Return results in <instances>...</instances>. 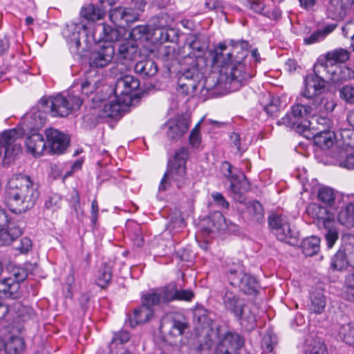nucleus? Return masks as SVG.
Instances as JSON below:
<instances>
[{
	"instance_id": "nucleus-42",
	"label": "nucleus",
	"mask_w": 354,
	"mask_h": 354,
	"mask_svg": "<svg viewBox=\"0 0 354 354\" xmlns=\"http://www.w3.org/2000/svg\"><path fill=\"white\" fill-rule=\"evenodd\" d=\"M24 346L23 339L18 336L10 337L6 342H4V354H19Z\"/></svg>"
},
{
	"instance_id": "nucleus-23",
	"label": "nucleus",
	"mask_w": 354,
	"mask_h": 354,
	"mask_svg": "<svg viewBox=\"0 0 354 354\" xmlns=\"http://www.w3.org/2000/svg\"><path fill=\"white\" fill-rule=\"evenodd\" d=\"M208 38L202 33L191 34L187 36L186 39V45L189 50H192L194 53H197V55H192L191 53L185 56H191L197 59V64H198V59L208 48ZM185 48L186 46L184 47Z\"/></svg>"
},
{
	"instance_id": "nucleus-52",
	"label": "nucleus",
	"mask_w": 354,
	"mask_h": 354,
	"mask_svg": "<svg viewBox=\"0 0 354 354\" xmlns=\"http://www.w3.org/2000/svg\"><path fill=\"white\" fill-rule=\"evenodd\" d=\"M230 145L232 147L235 148L236 152H240L241 153L245 151L248 147L245 139L241 138V136L235 132L230 135Z\"/></svg>"
},
{
	"instance_id": "nucleus-11",
	"label": "nucleus",
	"mask_w": 354,
	"mask_h": 354,
	"mask_svg": "<svg viewBox=\"0 0 354 354\" xmlns=\"http://www.w3.org/2000/svg\"><path fill=\"white\" fill-rule=\"evenodd\" d=\"M223 304L226 310L230 312L239 319H245L251 324L256 322V315L251 313H246L247 307L243 299L232 291L226 290L223 295Z\"/></svg>"
},
{
	"instance_id": "nucleus-20",
	"label": "nucleus",
	"mask_w": 354,
	"mask_h": 354,
	"mask_svg": "<svg viewBox=\"0 0 354 354\" xmlns=\"http://www.w3.org/2000/svg\"><path fill=\"white\" fill-rule=\"evenodd\" d=\"M127 34V30H122V28H114L109 25L102 24H98L93 34L94 39L104 41V44H112L118 40L122 35Z\"/></svg>"
},
{
	"instance_id": "nucleus-10",
	"label": "nucleus",
	"mask_w": 354,
	"mask_h": 354,
	"mask_svg": "<svg viewBox=\"0 0 354 354\" xmlns=\"http://www.w3.org/2000/svg\"><path fill=\"white\" fill-rule=\"evenodd\" d=\"M28 270L24 267H15L12 276L0 280V292L12 299L21 297L20 283L28 277Z\"/></svg>"
},
{
	"instance_id": "nucleus-61",
	"label": "nucleus",
	"mask_w": 354,
	"mask_h": 354,
	"mask_svg": "<svg viewBox=\"0 0 354 354\" xmlns=\"http://www.w3.org/2000/svg\"><path fill=\"white\" fill-rule=\"evenodd\" d=\"M137 83L136 86H134V103L138 102L141 99L146 97L149 94V88L144 90L139 89L140 82L134 78V84Z\"/></svg>"
},
{
	"instance_id": "nucleus-13",
	"label": "nucleus",
	"mask_w": 354,
	"mask_h": 354,
	"mask_svg": "<svg viewBox=\"0 0 354 354\" xmlns=\"http://www.w3.org/2000/svg\"><path fill=\"white\" fill-rule=\"evenodd\" d=\"M314 73H310L315 75L317 77L329 78L330 80L336 82L340 80L351 79L354 77V72L347 67H344L343 75L338 74L335 68L328 64V61L325 57L319 58L314 65Z\"/></svg>"
},
{
	"instance_id": "nucleus-16",
	"label": "nucleus",
	"mask_w": 354,
	"mask_h": 354,
	"mask_svg": "<svg viewBox=\"0 0 354 354\" xmlns=\"http://www.w3.org/2000/svg\"><path fill=\"white\" fill-rule=\"evenodd\" d=\"M114 55L115 48L112 44H103L99 49L91 53L89 58L90 66L104 68L111 62Z\"/></svg>"
},
{
	"instance_id": "nucleus-24",
	"label": "nucleus",
	"mask_w": 354,
	"mask_h": 354,
	"mask_svg": "<svg viewBox=\"0 0 354 354\" xmlns=\"http://www.w3.org/2000/svg\"><path fill=\"white\" fill-rule=\"evenodd\" d=\"M310 104L313 115H328L332 112L335 107V103L329 97L323 95H319L307 100Z\"/></svg>"
},
{
	"instance_id": "nucleus-14",
	"label": "nucleus",
	"mask_w": 354,
	"mask_h": 354,
	"mask_svg": "<svg viewBox=\"0 0 354 354\" xmlns=\"http://www.w3.org/2000/svg\"><path fill=\"white\" fill-rule=\"evenodd\" d=\"M306 212L313 219L314 223L319 229L329 227L335 223L334 213L319 204H309L306 207Z\"/></svg>"
},
{
	"instance_id": "nucleus-60",
	"label": "nucleus",
	"mask_w": 354,
	"mask_h": 354,
	"mask_svg": "<svg viewBox=\"0 0 354 354\" xmlns=\"http://www.w3.org/2000/svg\"><path fill=\"white\" fill-rule=\"evenodd\" d=\"M200 123L198 122L192 130L189 135V143L193 147H198L201 143V134L199 132Z\"/></svg>"
},
{
	"instance_id": "nucleus-30",
	"label": "nucleus",
	"mask_w": 354,
	"mask_h": 354,
	"mask_svg": "<svg viewBox=\"0 0 354 354\" xmlns=\"http://www.w3.org/2000/svg\"><path fill=\"white\" fill-rule=\"evenodd\" d=\"M22 234L19 225L9 223L6 227L0 229V245H8Z\"/></svg>"
},
{
	"instance_id": "nucleus-38",
	"label": "nucleus",
	"mask_w": 354,
	"mask_h": 354,
	"mask_svg": "<svg viewBox=\"0 0 354 354\" xmlns=\"http://www.w3.org/2000/svg\"><path fill=\"white\" fill-rule=\"evenodd\" d=\"M301 248L306 256H313L319 251L320 239L316 236L307 237L302 241Z\"/></svg>"
},
{
	"instance_id": "nucleus-51",
	"label": "nucleus",
	"mask_w": 354,
	"mask_h": 354,
	"mask_svg": "<svg viewBox=\"0 0 354 354\" xmlns=\"http://www.w3.org/2000/svg\"><path fill=\"white\" fill-rule=\"evenodd\" d=\"M339 167L348 169H354V152L347 154L345 151H341L337 158Z\"/></svg>"
},
{
	"instance_id": "nucleus-5",
	"label": "nucleus",
	"mask_w": 354,
	"mask_h": 354,
	"mask_svg": "<svg viewBox=\"0 0 354 354\" xmlns=\"http://www.w3.org/2000/svg\"><path fill=\"white\" fill-rule=\"evenodd\" d=\"M312 116V109L309 101L301 95L297 98L296 103L292 106L291 112L281 118L277 124L295 129L298 133L308 138L309 128L315 127L313 121L308 120Z\"/></svg>"
},
{
	"instance_id": "nucleus-12",
	"label": "nucleus",
	"mask_w": 354,
	"mask_h": 354,
	"mask_svg": "<svg viewBox=\"0 0 354 354\" xmlns=\"http://www.w3.org/2000/svg\"><path fill=\"white\" fill-rule=\"evenodd\" d=\"M227 277L230 284L239 288L244 294L253 295L258 291L259 283L257 279L250 274L244 272L241 267L230 269Z\"/></svg>"
},
{
	"instance_id": "nucleus-63",
	"label": "nucleus",
	"mask_w": 354,
	"mask_h": 354,
	"mask_svg": "<svg viewBox=\"0 0 354 354\" xmlns=\"http://www.w3.org/2000/svg\"><path fill=\"white\" fill-rule=\"evenodd\" d=\"M265 111L270 115H275L279 111V100L272 99L269 104L264 106Z\"/></svg>"
},
{
	"instance_id": "nucleus-22",
	"label": "nucleus",
	"mask_w": 354,
	"mask_h": 354,
	"mask_svg": "<svg viewBox=\"0 0 354 354\" xmlns=\"http://www.w3.org/2000/svg\"><path fill=\"white\" fill-rule=\"evenodd\" d=\"M242 216L246 222L253 225H261L265 221L263 207L257 201H249L245 204Z\"/></svg>"
},
{
	"instance_id": "nucleus-57",
	"label": "nucleus",
	"mask_w": 354,
	"mask_h": 354,
	"mask_svg": "<svg viewBox=\"0 0 354 354\" xmlns=\"http://www.w3.org/2000/svg\"><path fill=\"white\" fill-rule=\"evenodd\" d=\"M325 229L327 230L325 234L326 243L328 247L330 248L338 239V232L337 229L333 227V225H331L329 227H326Z\"/></svg>"
},
{
	"instance_id": "nucleus-32",
	"label": "nucleus",
	"mask_w": 354,
	"mask_h": 354,
	"mask_svg": "<svg viewBox=\"0 0 354 354\" xmlns=\"http://www.w3.org/2000/svg\"><path fill=\"white\" fill-rule=\"evenodd\" d=\"M127 35V38L120 41L118 57L120 59L131 61L133 59V29H128Z\"/></svg>"
},
{
	"instance_id": "nucleus-54",
	"label": "nucleus",
	"mask_w": 354,
	"mask_h": 354,
	"mask_svg": "<svg viewBox=\"0 0 354 354\" xmlns=\"http://www.w3.org/2000/svg\"><path fill=\"white\" fill-rule=\"evenodd\" d=\"M152 32L148 26H137L134 27V40H149L152 37Z\"/></svg>"
},
{
	"instance_id": "nucleus-41",
	"label": "nucleus",
	"mask_w": 354,
	"mask_h": 354,
	"mask_svg": "<svg viewBox=\"0 0 354 354\" xmlns=\"http://www.w3.org/2000/svg\"><path fill=\"white\" fill-rule=\"evenodd\" d=\"M151 307V305L147 304L143 299L142 305L134 309V323L141 324L147 322L153 315Z\"/></svg>"
},
{
	"instance_id": "nucleus-2",
	"label": "nucleus",
	"mask_w": 354,
	"mask_h": 354,
	"mask_svg": "<svg viewBox=\"0 0 354 354\" xmlns=\"http://www.w3.org/2000/svg\"><path fill=\"white\" fill-rule=\"evenodd\" d=\"M251 77L247 71L245 64L236 60L232 66H227L223 72L221 70L216 77L207 78L203 86L212 94L224 95L237 91Z\"/></svg>"
},
{
	"instance_id": "nucleus-26",
	"label": "nucleus",
	"mask_w": 354,
	"mask_h": 354,
	"mask_svg": "<svg viewBox=\"0 0 354 354\" xmlns=\"http://www.w3.org/2000/svg\"><path fill=\"white\" fill-rule=\"evenodd\" d=\"M109 18L111 21L122 30H127L131 28V24L133 23V16L127 12V8L122 7L109 10Z\"/></svg>"
},
{
	"instance_id": "nucleus-53",
	"label": "nucleus",
	"mask_w": 354,
	"mask_h": 354,
	"mask_svg": "<svg viewBox=\"0 0 354 354\" xmlns=\"http://www.w3.org/2000/svg\"><path fill=\"white\" fill-rule=\"evenodd\" d=\"M310 121H313L315 128H309L310 129H316L320 131V129H328L330 121L327 117V115H313Z\"/></svg>"
},
{
	"instance_id": "nucleus-17",
	"label": "nucleus",
	"mask_w": 354,
	"mask_h": 354,
	"mask_svg": "<svg viewBox=\"0 0 354 354\" xmlns=\"http://www.w3.org/2000/svg\"><path fill=\"white\" fill-rule=\"evenodd\" d=\"M190 124L189 117L186 115H178L170 119L166 124V133L170 140H178L181 138L189 129Z\"/></svg>"
},
{
	"instance_id": "nucleus-3",
	"label": "nucleus",
	"mask_w": 354,
	"mask_h": 354,
	"mask_svg": "<svg viewBox=\"0 0 354 354\" xmlns=\"http://www.w3.org/2000/svg\"><path fill=\"white\" fill-rule=\"evenodd\" d=\"M46 122L43 111H36L24 115L20 120L19 127L3 131L0 136V145L5 147L6 157L17 156L21 152V145L17 140L24 134L37 131Z\"/></svg>"
},
{
	"instance_id": "nucleus-25",
	"label": "nucleus",
	"mask_w": 354,
	"mask_h": 354,
	"mask_svg": "<svg viewBox=\"0 0 354 354\" xmlns=\"http://www.w3.org/2000/svg\"><path fill=\"white\" fill-rule=\"evenodd\" d=\"M227 51H230V46H227L224 44L221 43L214 50L209 52L212 64L221 67V70H223V72L225 70L227 66H229L233 63L232 57L227 55Z\"/></svg>"
},
{
	"instance_id": "nucleus-46",
	"label": "nucleus",
	"mask_w": 354,
	"mask_h": 354,
	"mask_svg": "<svg viewBox=\"0 0 354 354\" xmlns=\"http://www.w3.org/2000/svg\"><path fill=\"white\" fill-rule=\"evenodd\" d=\"M98 275L96 279V284L102 288H105L112 279L111 267L105 263L99 270Z\"/></svg>"
},
{
	"instance_id": "nucleus-55",
	"label": "nucleus",
	"mask_w": 354,
	"mask_h": 354,
	"mask_svg": "<svg viewBox=\"0 0 354 354\" xmlns=\"http://www.w3.org/2000/svg\"><path fill=\"white\" fill-rule=\"evenodd\" d=\"M80 35L81 32L80 30H77L72 32L70 35H65L66 41L70 46V48L75 50H77L80 48L81 46Z\"/></svg>"
},
{
	"instance_id": "nucleus-28",
	"label": "nucleus",
	"mask_w": 354,
	"mask_h": 354,
	"mask_svg": "<svg viewBox=\"0 0 354 354\" xmlns=\"http://www.w3.org/2000/svg\"><path fill=\"white\" fill-rule=\"evenodd\" d=\"M168 324L169 325V335L173 337L182 336L185 329L187 328V324L185 319L179 315L172 314L167 316L161 324V327Z\"/></svg>"
},
{
	"instance_id": "nucleus-34",
	"label": "nucleus",
	"mask_w": 354,
	"mask_h": 354,
	"mask_svg": "<svg viewBox=\"0 0 354 354\" xmlns=\"http://www.w3.org/2000/svg\"><path fill=\"white\" fill-rule=\"evenodd\" d=\"M313 138L317 146L322 149H328L334 144L335 133L328 129H320L313 133Z\"/></svg>"
},
{
	"instance_id": "nucleus-35",
	"label": "nucleus",
	"mask_w": 354,
	"mask_h": 354,
	"mask_svg": "<svg viewBox=\"0 0 354 354\" xmlns=\"http://www.w3.org/2000/svg\"><path fill=\"white\" fill-rule=\"evenodd\" d=\"M151 36V39L159 41L160 43L173 42L176 37V30L173 28H165L157 26L156 28L153 29Z\"/></svg>"
},
{
	"instance_id": "nucleus-50",
	"label": "nucleus",
	"mask_w": 354,
	"mask_h": 354,
	"mask_svg": "<svg viewBox=\"0 0 354 354\" xmlns=\"http://www.w3.org/2000/svg\"><path fill=\"white\" fill-rule=\"evenodd\" d=\"M348 264L346 254L344 251L339 250L331 260V268L336 270H342L347 268Z\"/></svg>"
},
{
	"instance_id": "nucleus-33",
	"label": "nucleus",
	"mask_w": 354,
	"mask_h": 354,
	"mask_svg": "<svg viewBox=\"0 0 354 354\" xmlns=\"http://www.w3.org/2000/svg\"><path fill=\"white\" fill-rule=\"evenodd\" d=\"M232 44L230 46V51H227V55L231 56L232 62H236V60H240L243 62V60L248 55V43L245 41H238L236 42H232Z\"/></svg>"
},
{
	"instance_id": "nucleus-45",
	"label": "nucleus",
	"mask_w": 354,
	"mask_h": 354,
	"mask_svg": "<svg viewBox=\"0 0 354 354\" xmlns=\"http://www.w3.org/2000/svg\"><path fill=\"white\" fill-rule=\"evenodd\" d=\"M310 310L315 313H321L326 306L325 297L321 290H316L310 294Z\"/></svg>"
},
{
	"instance_id": "nucleus-6",
	"label": "nucleus",
	"mask_w": 354,
	"mask_h": 354,
	"mask_svg": "<svg viewBox=\"0 0 354 354\" xmlns=\"http://www.w3.org/2000/svg\"><path fill=\"white\" fill-rule=\"evenodd\" d=\"M188 158V151L185 147L178 149L172 160L169 162L167 171L164 174L158 187V190L166 191L171 186V180L177 187L180 188L188 182L186 176V162Z\"/></svg>"
},
{
	"instance_id": "nucleus-44",
	"label": "nucleus",
	"mask_w": 354,
	"mask_h": 354,
	"mask_svg": "<svg viewBox=\"0 0 354 354\" xmlns=\"http://www.w3.org/2000/svg\"><path fill=\"white\" fill-rule=\"evenodd\" d=\"M82 17L90 21H96L100 19L105 15L98 4L95 6L94 4H88L84 6L80 12Z\"/></svg>"
},
{
	"instance_id": "nucleus-58",
	"label": "nucleus",
	"mask_w": 354,
	"mask_h": 354,
	"mask_svg": "<svg viewBox=\"0 0 354 354\" xmlns=\"http://www.w3.org/2000/svg\"><path fill=\"white\" fill-rule=\"evenodd\" d=\"M275 343V337L270 333H267L263 336L261 347L264 351L270 353L272 351Z\"/></svg>"
},
{
	"instance_id": "nucleus-1",
	"label": "nucleus",
	"mask_w": 354,
	"mask_h": 354,
	"mask_svg": "<svg viewBox=\"0 0 354 354\" xmlns=\"http://www.w3.org/2000/svg\"><path fill=\"white\" fill-rule=\"evenodd\" d=\"M39 195L38 183L29 176L19 174L8 182L5 202L11 212L20 214L33 208Z\"/></svg>"
},
{
	"instance_id": "nucleus-29",
	"label": "nucleus",
	"mask_w": 354,
	"mask_h": 354,
	"mask_svg": "<svg viewBox=\"0 0 354 354\" xmlns=\"http://www.w3.org/2000/svg\"><path fill=\"white\" fill-rule=\"evenodd\" d=\"M26 145L28 150L34 155H41L46 149V142L43 136L37 132H34L28 136L26 140Z\"/></svg>"
},
{
	"instance_id": "nucleus-43",
	"label": "nucleus",
	"mask_w": 354,
	"mask_h": 354,
	"mask_svg": "<svg viewBox=\"0 0 354 354\" xmlns=\"http://www.w3.org/2000/svg\"><path fill=\"white\" fill-rule=\"evenodd\" d=\"M328 13L330 17L339 20L344 17L346 13V6L342 0H330L328 7Z\"/></svg>"
},
{
	"instance_id": "nucleus-31",
	"label": "nucleus",
	"mask_w": 354,
	"mask_h": 354,
	"mask_svg": "<svg viewBox=\"0 0 354 354\" xmlns=\"http://www.w3.org/2000/svg\"><path fill=\"white\" fill-rule=\"evenodd\" d=\"M133 328V320L130 313H127L123 328L118 333H115L111 339V344H124L131 337V330Z\"/></svg>"
},
{
	"instance_id": "nucleus-15",
	"label": "nucleus",
	"mask_w": 354,
	"mask_h": 354,
	"mask_svg": "<svg viewBox=\"0 0 354 354\" xmlns=\"http://www.w3.org/2000/svg\"><path fill=\"white\" fill-rule=\"evenodd\" d=\"M46 146L51 153L61 154L69 145V138L64 133L50 128L46 130Z\"/></svg>"
},
{
	"instance_id": "nucleus-48",
	"label": "nucleus",
	"mask_w": 354,
	"mask_h": 354,
	"mask_svg": "<svg viewBox=\"0 0 354 354\" xmlns=\"http://www.w3.org/2000/svg\"><path fill=\"white\" fill-rule=\"evenodd\" d=\"M288 218L279 214H272L268 218V224L274 234L278 228L288 227Z\"/></svg>"
},
{
	"instance_id": "nucleus-47",
	"label": "nucleus",
	"mask_w": 354,
	"mask_h": 354,
	"mask_svg": "<svg viewBox=\"0 0 354 354\" xmlns=\"http://www.w3.org/2000/svg\"><path fill=\"white\" fill-rule=\"evenodd\" d=\"M339 337L347 344L354 347V326L351 324L342 325L338 331Z\"/></svg>"
},
{
	"instance_id": "nucleus-21",
	"label": "nucleus",
	"mask_w": 354,
	"mask_h": 354,
	"mask_svg": "<svg viewBox=\"0 0 354 354\" xmlns=\"http://www.w3.org/2000/svg\"><path fill=\"white\" fill-rule=\"evenodd\" d=\"M221 169L223 175L230 182V190L235 198H240L243 192V185L245 183V176L242 173L233 174L232 165L228 162H223Z\"/></svg>"
},
{
	"instance_id": "nucleus-56",
	"label": "nucleus",
	"mask_w": 354,
	"mask_h": 354,
	"mask_svg": "<svg viewBox=\"0 0 354 354\" xmlns=\"http://www.w3.org/2000/svg\"><path fill=\"white\" fill-rule=\"evenodd\" d=\"M340 97L346 103L354 104V86L345 85L339 90Z\"/></svg>"
},
{
	"instance_id": "nucleus-37",
	"label": "nucleus",
	"mask_w": 354,
	"mask_h": 354,
	"mask_svg": "<svg viewBox=\"0 0 354 354\" xmlns=\"http://www.w3.org/2000/svg\"><path fill=\"white\" fill-rule=\"evenodd\" d=\"M337 220L348 228L354 226V203H350L342 208L338 213Z\"/></svg>"
},
{
	"instance_id": "nucleus-8",
	"label": "nucleus",
	"mask_w": 354,
	"mask_h": 354,
	"mask_svg": "<svg viewBox=\"0 0 354 354\" xmlns=\"http://www.w3.org/2000/svg\"><path fill=\"white\" fill-rule=\"evenodd\" d=\"M73 88L74 86L66 96L58 94L54 97H43L40 99L39 103L44 107H50L52 116L66 117L73 110L78 109L82 104V100L74 94Z\"/></svg>"
},
{
	"instance_id": "nucleus-64",
	"label": "nucleus",
	"mask_w": 354,
	"mask_h": 354,
	"mask_svg": "<svg viewBox=\"0 0 354 354\" xmlns=\"http://www.w3.org/2000/svg\"><path fill=\"white\" fill-rule=\"evenodd\" d=\"M250 8L254 12L261 14L263 15V12H266L267 7L260 0H251Z\"/></svg>"
},
{
	"instance_id": "nucleus-7",
	"label": "nucleus",
	"mask_w": 354,
	"mask_h": 354,
	"mask_svg": "<svg viewBox=\"0 0 354 354\" xmlns=\"http://www.w3.org/2000/svg\"><path fill=\"white\" fill-rule=\"evenodd\" d=\"M180 62L182 72L178 80V92L183 95L193 96L203 78V73L196 57L183 56Z\"/></svg>"
},
{
	"instance_id": "nucleus-59",
	"label": "nucleus",
	"mask_w": 354,
	"mask_h": 354,
	"mask_svg": "<svg viewBox=\"0 0 354 354\" xmlns=\"http://www.w3.org/2000/svg\"><path fill=\"white\" fill-rule=\"evenodd\" d=\"M194 294L190 290H178L175 285V295L174 300L191 301Z\"/></svg>"
},
{
	"instance_id": "nucleus-39",
	"label": "nucleus",
	"mask_w": 354,
	"mask_h": 354,
	"mask_svg": "<svg viewBox=\"0 0 354 354\" xmlns=\"http://www.w3.org/2000/svg\"><path fill=\"white\" fill-rule=\"evenodd\" d=\"M274 235L278 240L290 245L297 243L298 239V232L291 228L290 223H288V227L278 228Z\"/></svg>"
},
{
	"instance_id": "nucleus-4",
	"label": "nucleus",
	"mask_w": 354,
	"mask_h": 354,
	"mask_svg": "<svg viewBox=\"0 0 354 354\" xmlns=\"http://www.w3.org/2000/svg\"><path fill=\"white\" fill-rule=\"evenodd\" d=\"M133 75H125L118 79L115 92L118 94L114 100L103 104V117L116 118L130 111L133 103Z\"/></svg>"
},
{
	"instance_id": "nucleus-49",
	"label": "nucleus",
	"mask_w": 354,
	"mask_h": 354,
	"mask_svg": "<svg viewBox=\"0 0 354 354\" xmlns=\"http://www.w3.org/2000/svg\"><path fill=\"white\" fill-rule=\"evenodd\" d=\"M317 198L328 205H332L336 198V194L333 189L328 187H322L318 191Z\"/></svg>"
},
{
	"instance_id": "nucleus-27",
	"label": "nucleus",
	"mask_w": 354,
	"mask_h": 354,
	"mask_svg": "<svg viewBox=\"0 0 354 354\" xmlns=\"http://www.w3.org/2000/svg\"><path fill=\"white\" fill-rule=\"evenodd\" d=\"M350 57L349 52L344 48H337L328 52L324 57L327 59L328 64L335 68L336 72L339 75H343V68L341 64L345 63Z\"/></svg>"
},
{
	"instance_id": "nucleus-18",
	"label": "nucleus",
	"mask_w": 354,
	"mask_h": 354,
	"mask_svg": "<svg viewBox=\"0 0 354 354\" xmlns=\"http://www.w3.org/2000/svg\"><path fill=\"white\" fill-rule=\"evenodd\" d=\"M175 284H168L164 287L153 290L143 296L147 304L151 306L160 304H168L174 301Z\"/></svg>"
},
{
	"instance_id": "nucleus-9",
	"label": "nucleus",
	"mask_w": 354,
	"mask_h": 354,
	"mask_svg": "<svg viewBox=\"0 0 354 354\" xmlns=\"http://www.w3.org/2000/svg\"><path fill=\"white\" fill-rule=\"evenodd\" d=\"M218 342L215 354H237V350L244 344V339L238 333L223 330L221 326L216 328Z\"/></svg>"
},
{
	"instance_id": "nucleus-62",
	"label": "nucleus",
	"mask_w": 354,
	"mask_h": 354,
	"mask_svg": "<svg viewBox=\"0 0 354 354\" xmlns=\"http://www.w3.org/2000/svg\"><path fill=\"white\" fill-rule=\"evenodd\" d=\"M32 248V241L28 237H24L21 239L20 243L16 246L15 249L21 254H26Z\"/></svg>"
},
{
	"instance_id": "nucleus-36",
	"label": "nucleus",
	"mask_w": 354,
	"mask_h": 354,
	"mask_svg": "<svg viewBox=\"0 0 354 354\" xmlns=\"http://www.w3.org/2000/svg\"><path fill=\"white\" fill-rule=\"evenodd\" d=\"M304 354H328L325 343L320 338L308 339L304 348Z\"/></svg>"
},
{
	"instance_id": "nucleus-19",
	"label": "nucleus",
	"mask_w": 354,
	"mask_h": 354,
	"mask_svg": "<svg viewBox=\"0 0 354 354\" xmlns=\"http://www.w3.org/2000/svg\"><path fill=\"white\" fill-rule=\"evenodd\" d=\"M326 81L315 75L308 74L304 80V88L301 95L306 100L321 95L325 91Z\"/></svg>"
},
{
	"instance_id": "nucleus-40",
	"label": "nucleus",
	"mask_w": 354,
	"mask_h": 354,
	"mask_svg": "<svg viewBox=\"0 0 354 354\" xmlns=\"http://www.w3.org/2000/svg\"><path fill=\"white\" fill-rule=\"evenodd\" d=\"M134 71L141 76L151 77L156 74L158 67L153 61L147 59L138 62L134 66Z\"/></svg>"
}]
</instances>
